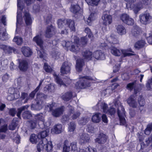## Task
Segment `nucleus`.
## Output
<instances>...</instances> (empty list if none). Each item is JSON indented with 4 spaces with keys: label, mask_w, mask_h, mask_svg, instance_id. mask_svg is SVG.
<instances>
[{
    "label": "nucleus",
    "mask_w": 152,
    "mask_h": 152,
    "mask_svg": "<svg viewBox=\"0 0 152 152\" xmlns=\"http://www.w3.org/2000/svg\"><path fill=\"white\" fill-rule=\"evenodd\" d=\"M89 118L86 116L82 117L78 121V123L81 125H85L89 121Z\"/></svg>",
    "instance_id": "nucleus-44"
},
{
    "label": "nucleus",
    "mask_w": 152,
    "mask_h": 152,
    "mask_svg": "<svg viewBox=\"0 0 152 152\" xmlns=\"http://www.w3.org/2000/svg\"><path fill=\"white\" fill-rule=\"evenodd\" d=\"M33 41L36 43L39 48H37L38 56L41 58H43L44 52L43 51L44 42L42 39L41 36L37 35L33 38Z\"/></svg>",
    "instance_id": "nucleus-5"
},
{
    "label": "nucleus",
    "mask_w": 152,
    "mask_h": 152,
    "mask_svg": "<svg viewBox=\"0 0 152 152\" xmlns=\"http://www.w3.org/2000/svg\"><path fill=\"white\" fill-rule=\"evenodd\" d=\"M138 101L140 107L144 106L145 104V100L142 96L140 95L139 96Z\"/></svg>",
    "instance_id": "nucleus-54"
},
{
    "label": "nucleus",
    "mask_w": 152,
    "mask_h": 152,
    "mask_svg": "<svg viewBox=\"0 0 152 152\" xmlns=\"http://www.w3.org/2000/svg\"><path fill=\"white\" fill-rule=\"evenodd\" d=\"M96 14H95L94 13H91L88 18L87 21V24H89V23L91 22L93 20L95 19L96 17Z\"/></svg>",
    "instance_id": "nucleus-57"
},
{
    "label": "nucleus",
    "mask_w": 152,
    "mask_h": 152,
    "mask_svg": "<svg viewBox=\"0 0 152 152\" xmlns=\"http://www.w3.org/2000/svg\"><path fill=\"white\" fill-rule=\"evenodd\" d=\"M99 109H102L103 112L107 113L110 115H114L115 113L114 108H111L109 110L108 109V106L107 104L104 102H99L97 104Z\"/></svg>",
    "instance_id": "nucleus-10"
},
{
    "label": "nucleus",
    "mask_w": 152,
    "mask_h": 152,
    "mask_svg": "<svg viewBox=\"0 0 152 152\" xmlns=\"http://www.w3.org/2000/svg\"><path fill=\"white\" fill-rule=\"evenodd\" d=\"M93 56V57L97 60H104L105 59L104 54L101 50L95 51Z\"/></svg>",
    "instance_id": "nucleus-20"
},
{
    "label": "nucleus",
    "mask_w": 152,
    "mask_h": 152,
    "mask_svg": "<svg viewBox=\"0 0 152 152\" xmlns=\"http://www.w3.org/2000/svg\"><path fill=\"white\" fill-rule=\"evenodd\" d=\"M8 39V34L5 29L0 30V39L2 40H7Z\"/></svg>",
    "instance_id": "nucleus-36"
},
{
    "label": "nucleus",
    "mask_w": 152,
    "mask_h": 152,
    "mask_svg": "<svg viewBox=\"0 0 152 152\" xmlns=\"http://www.w3.org/2000/svg\"><path fill=\"white\" fill-rule=\"evenodd\" d=\"M13 42H16L18 45H20L23 43V40L22 38L16 37L14 38L13 39Z\"/></svg>",
    "instance_id": "nucleus-52"
},
{
    "label": "nucleus",
    "mask_w": 152,
    "mask_h": 152,
    "mask_svg": "<svg viewBox=\"0 0 152 152\" xmlns=\"http://www.w3.org/2000/svg\"><path fill=\"white\" fill-rule=\"evenodd\" d=\"M8 61L7 59H4L0 63V70L2 71L5 69L8 66Z\"/></svg>",
    "instance_id": "nucleus-38"
},
{
    "label": "nucleus",
    "mask_w": 152,
    "mask_h": 152,
    "mask_svg": "<svg viewBox=\"0 0 152 152\" xmlns=\"http://www.w3.org/2000/svg\"><path fill=\"white\" fill-rule=\"evenodd\" d=\"M93 79L90 77H83L76 84V86L77 89L84 88L88 87L90 86V80Z\"/></svg>",
    "instance_id": "nucleus-8"
},
{
    "label": "nucleus",
    "mask_w": 152,
    "mask_h": 152,
    "mask_svg": "<svg viewBox=\"0 0 152 152\" xmlns=\"http://www.w3.org/2000/svg\"><path fill=\"white\" fill-rule=\"evenodd\" d=\"M76 127V124L74 122H70L68 127L69 131L70 132H73L75 129Z\"/></svg>",
    "instance_id": "nucleus-49"
},
{
    "label": "nucleus",
    "mask_w": 152,
    "mask_h": 152,
    "mask_svg": "<svg viewBox=\"0 0 152 152\" xmlns=\"http://www.w3.org/2000/svg\"><path fill=\"white\" fill-rule=\"evenodd\" d=\"M89 5L93 6H96L98 5L100 0H85Z\"/></svg>",
    "instance_id": "nucleus-48"
},
{
    "label": "nucleus",
    "mask_w": 152,
    "mask_h": 152,
    "mask_svg": "<svg viewBox=\"0 0 152 152\" xmlns=\"http://www.w3.org/2000/svg\"><path fill=\"white\" fill-rule=\"evenodd\" d=\"M22 117L24 119H29L32 117L31 112L29 111H26L22 114Z\"/></svg>",
    "instance_id": "nucleus-46"
},
{
    "label": "nucleus",
    "mask_w": 152,
    "mask_h": 152,
    "mask_svg": "<svg viewBox=\"0 0 152 152\" xmlns=\"http://www.w3.org/2000/svg\"><path fill=\"white\" fill-rule=\"evenodd\" d=\"M107 40L110 43L113 44H116L118 42L117 36L113 34H112L108 38Z\"/></svg>",
    "instance_id": "nucleus-31"
},
{
    "label": "nucleus",
    "mask_w": 152,
    "mask_h": 152,
    "mask_svg": "<svg viewBox=\"0 0 152 152\" xmlns=\"http://www.w3.org/2000/svg\"><path fill=\"white\" fill-rule=\"evenodd\" d=\"M139 18L140 22L144 24H146L149 23L152 18L150 14L147 13L140 15Z\"/></svg>",
    "instance_id": "nucleus-14"
},
{
    "label": "nucleus",
    "mask_w": 152,
    "mask_h": 152,
    "mask_svg": "<svg viewBox=\"0 0 152 152\" xmlns=\"http://www.w3.org/2000/svg\"><path fill=\"white\" fill-rule=\"evenodd\" d=\"M75 23L74 21L70 19L63 20L61 19H59L58 21V27L60 28H62L64 27L66 33L68 32L67 28H69L72 31H75Z\"/></svg>",
    "instance_id": "nucleus-3"
},
{
    "label": "nucleus",
    "mask_w": 152,
    "mask_h": 152,
    "mask_svg": "<svg viewBox=\"0 0 152 152\" xmlns=\"http://www.w3.org/2000/svg\"><path fill=\"white\" fill-rule=\"evenodd\" d=\"M29 107V106L26 105L23 106L18 109V111L17 114V116L19 118H20V115L22 111L25 110L27 109Z\"/></svg>",
    "instance_id": "nucleus-45"
},
{
    "label": "nucleus",
    "mask_w": 152,
    "mask_h": 152,
    "mask_svg": "<svg viewBox=\"0 0 152 152\" xmlns=\"http://www.w3.org/2000/svg\"><path fill=\"white\" fill-rule=\"evenodd\" d=\"M49 133V131L48 130L43 131L39 133L38 135V137H41L42 139L45 138V137L47 136Z\"/></svg>",
    "instance_id": "nucleus-47"
},
{
    "label": "nucleus",
    "mask_w": 152,
    "mask_h": 152,
    "mask_svg": "<svg viewBox=\"0 0 152 152\" xmlns=\"http://www.w3.org/2000/svg\"><path fill=\"white\" fill-rule=\"evenodd\" d=\"M127 102L129 106L133 108H137L138 106L137 102L134 98L133 95H131L127 99Z\"/></svg>",
    "instance_id": "nucleus-22"
},
{
    "label": "nucleus",
    "mask_w": 152,
    "mask_h": 152,
    "mask_svg": "<svg viewBox=\"0 0 152 152\" xmlns=\"http://www.w3.org/2000/svg\"><path fill=\"white\" fill-rule=\"evenodd\" d=\"M107 138V137L105 134L100 133L99 134L98 137L96 139L95 141L99 144H103L106 142Z\"/></svg>",
    "instance_id": "nucleus-18"
},
{
    "label": "nucleus",
    "mask_w": 152,
    "mask_h": 152,
    "mask_svg": "<svg viewBox=\"0 0 152 152\" xmlns=\"http://www.w3.org/2000/svg\"><path fill=\"white\" fill-rule=\"evenodd\" d=\"M0 48L3 49L4 50H5V49L7 50L8 49L10 50V52H12V51H13L14 53H15L16 51V50L14 48L4 45H1L0 47Z\"/></svg>",
    "instance_id": "nucleus-50"
},
{
    "label": "nucleus",
    "mask_w": 152,
    "mask_h": 152,
    "mask_svg": "<svg viewBox=\"0 0 152 152\" xmlns=\"http://www.w3.org/2000/svg\"><path fill=\"white\" fill-rule=\"evenodd\" d=\"M55 132L56 134L61 133L63 130L62 126L61 124H58L54 126Z\"/></svg>",
    "instance_id": "nucleus-40"
},
{
    "label": "nucleus",
    "mask_w": 152,
    "mask_h": 152,
    "mask_svg": "<svg viewBox=\"0 0 152 152\" xmlns=\"http://www.w3.org/2000/svg\"><path fill=\"white\" fill-rule=\"evenodd\" d=\"M90 140V137L87 133H83L80 135L79 142L81 145L89 142Z\"/></svg>",
    "instance_id": "nucleus-17"
},
{
    "label": "nucleus",
    "mask_w": 152,
    "mask_h": 152,
    "mask_svg": "<svg viewBox=\"0 0 152 152\" xmlns=\"http://www.w3.org/2000/svg\"><path fill=\"white\" fill-rule=\"evenodd\" d=\"M109 49L111 53L115 56H120L122 53V50H120L114 47L111 46Z\"/></svg>",
    "instance_id": "nucleus-27"
},
{
    "label": "nucleus",
    "mask_w": 152,
    "mask_h": 152,
    "mask_svg": "<svg viewBox=\"0 0 152 152\" xmlns=\"http://www.w3.org/2000/svg\"><path fill=\"white\" fill-rule=\"evenodd\" d=\"M72 42H70L67 41L66 42V41H63L62 42V44L64 47H69Z\"/></svg>",
    "instance_id": "nucleus-64"
},
{
    "label": "nucleus",
    "mask_w": 152,
    "mask_h": 152,
    "mask_svg": "<svg viewBox=\"0 0 152 152\" xmlns=\"http://www.w3.org/2000/svg\"><path fill=\"white\" fill-rule=\"evenodd\" d=\"M22 1V0H17L18 11L17 17L16 31L18 30L19 26L23 23L21 18V11L23 9V6L21 5Z\"/></svg>",
    "instance_id": "nucleus-9"
},
{
    "label": "nucleus",
    "mask_w": 152,
    "mask_h": 152,
    "mask_svg": "<svg viewBox=\"0 0 152 152\" xmlns=\"http://www.w3.org/2000/svg\"><path fill=\"white\" fill-rule=\"evenodd\" d=\"M136 86V81H134L132 83H128L126 86V88L130 91L133 90L134 88V93L136 94L139 92L140 90L135 87Z\"/></svg>",
    "instance_id": "nucleus-23"
},
{
    "label": "nucleus",
    "mask_w": 152,
    "mask_h": 152,
    "mask_svg": "<svg viewBox=\"0 0 152 152\" xmlns=\"http://www.w3.org/2000/svg\"><path fill=\"white\" fill-rule=\"evenodd\" d=\"M53 76H54L55 81L58 84L60 85L61 86H65V84L64 82L63 81V80H62L60 76L56 74L55 73H53Z\"/></svg>",
    "instance_id": "nucleus-32"
},
{
    "label": "nucleus",
    "mask_w": 152,
    "mask_h": 152,
    "mask_svg": "<svg viewBox=\"0 0 152 152\" xmlns=\"http://www.w3.org/2000/svg\"><path fill=\"white\" fill-rule=\"evenodd\" d=\"M101 114L96 113L94 115L92 118V121L94 123H98L101 121Z\"/></svg>",
    "instance_id": "nucleus-39"
},
{
    "label": "nucleus",
    "mask_w": 152,
    "mask_h": 152,
    "mask_svg": "<svg viewBox=\"0 0 152 152\" xmlns=\"http://www.w3.org/2000/svg\"><path fill=\"white\" fill-rule=\"evenodd\" d=\"M128 2L127 6L129 4L130 7L133 9L134 13L137 14L138 12L143 8V5L147 6L149 5L151 0H140V1L135 4H132L136 1V0H125Z\"/></svg>",
    "instance_id": "nucleus-1"
},
{
    "label": "nucleus",
    "mask_w": 152,
    "mask_h": 152,
    "mask_svg": "<svg viewBox=\"0 0 152 152\" xmlns=\"http://www.w3.org/2000/svg\"><path fill=\"white\" fill-rule=\"evenodd\" d=\"M114 104L116 106H118L117 113L120 119V124L125 125L126 124V121L125 118V111L124 109L121 104L118 101L115 102Z\"/></svg>",
    "instance_id": "nucleus-4"
},
{
    "label": "nucleus",
    "mask_w": 152,
    "mask_h": 152,
    "mask_svg": "<svg viewBox=\"0 0 152 152\" xmlns=\"http://www.w3.org/2000/svg\"><path fill=\"white\" fill-rule=\"evenodd\" d=\"M23 18L27 26H30L32 23V20L29 13L26 11L24 12Z\"/></svg>",
    "instance_id": "nucleus-21"
},
{
    "label": "nucleus",
    "mask_w": 152,
    "mask_h": 152,
    "mask_svg": "<svg viewBox=\"0 0 152 152\" xmlns=\"http://www.w3.org/2000/svg\"><path fill=\"white\" fill-rule=\"evenodd\" d=\"M120 18L123 23L128 25H132L134 23L133 19L126 14H122Z\"/></svg>",
    "instance_id": "nucleus-13"
},
{
    "label": "nucleus",
    "mask_w": 152,
    "mask_h": 152,
    "mask_svg": "<svg viewBox=\"0 0 152 152\" xmlns=\"http://www.w3.org/2000/svg\"><path fill=\"white\" fill-rule=\"evenodd\" d=\"M152 130V123L148 125L146 129H145L144 132L146 135L149 134Z\"/></svg>",
    "instance_id": "nucleus-53"
},
{
    "label": "nucleus",
    "mask_w": 152,
    "mask_h": 152,
    "mask_svg": "<svg viewBox=\"0 0 152 152\" xmlns=\"http://www.w3.org/2000/svg\"><path fill=\"white\" fill-rule=\"evenodd\" d=\"M17 119H18L16 118H13L11 124L9 126L8 128L10 130H13L15 129L18 125Z\"/></svg>",
    "instance_id": "nucleus-35"
},
{
    "label": "nucleus",
    "mask_w": 152,
    "mask_h": 152,
    "mask_svg": "<svg viewBox=\"0 0 152 152\" xmlns=\"http://www.w3.org/2000/svg\"><path fill=\"white\" fill-rule=\"evenodd\" d=\"M8 126L7 124H5L2 126L0 128V133H5L7 130Z\"/></svg>",
    "instance_id": "nucleus-63"
},
{
    "label": "nucleus",
    "mask_w": 152,
    "mask_h": 152,
    "mask_svg": "<svg viewBox=\"0 0 152 152\" xmlns=\"http://www.w3.org/2000/svg\"><path fill=\"white\" fill-rule=\"evenodd\" d=\"M47 139L43 138L39 141L37 146V152H41L43 149H45V145L47 144Z\"/></svg>",
    "instance_id": "nucleus-24"
},
{
    "label": "nucleus",
    "mask_w": 152,
    "mask_h": 152,
    "mask_svg": "<svg viewBox=\"0 0 152 152\" xmlns=\"http://www.w3.org/2000/svg\"><path fill=\"white\" fill-rule=\"evenodd\" d=\"M21 51L23 55L26 57H29L32 54L31 50L27 46H23L21 48Z\"/></svg>",
    "instance_id": "nucleus-25"
},
{
    "label": "nucleus",
    "mask_w": 152,
    "mask_h": 152,
    "mask_svg": "<svg viewBox=\"0 0 152 152\" xmlns=\"http://www.w3.org/2000/svg\"><path fill=\"white\" fill-rule=\"evenodd\" d=\"M56 31L55 27L51 25L47 27L45 31V36L48 38L51 37L55 34Z\"/></svg>",
    "instance_id": "nucleus-15"
},
{
    "label": "nucleus",
    "mask_w": 152,
    "mask_h": 152,
    "mask_svg": "<svg viewBox=\"0 0 152 152\" xmlns=\"http://www.w3.org/2000/svg\"><path fill=\"white\" fill-rule=\"evenodd\" d=\"M44 69L46 72L48 73H51L53 71L51 67L48 66L47 63H45L44 66Z\"/></svg>",
    "instance_id": "nucleus-59"
},
{
    "label": "nucleus",
    "mask_w": 152,
    "mask_h": 152,
    "mask_svg": "<svg viewBox=\"0 0 152 152\" xmlns=\"http://www.w3.org/2000/svg\"><path fill=\"white\" fill-rule=\"evenodd\" d=\"M146 86L148 90L152 89V77L151 79L148 80Z\"/></svg>",
    "instance_id": "nucleus-60"
},
{
    "label": "nucleus",
    "mask_w": 152,
    "mask_h": 152,
    "mask_svg": "<svg viewBox=\"0 0 152 152\" xmlns=\"http://www.w3.org/2000/svg\"><path fill=\"white\" fill-rule=\"evenodd\" d=\"M35 118L42 121L43 123L44 122V117L43 116V114L42 113H40L36 115H35Z\"/></svg>",
    "instance_id": "nucleus-58"
},
{
    "label": "nucleus",
    "mask_w": 152,
    "mask_h": 152,
    "mask_svg": "<svg viewBox=\"0 0 152 152\" xmlns=\"http://www.w3.org/2000/svg\"><path fill=\"white\" fill-rule=\"evenodd\" d=\"M82 54L83 60L86 61L92 60L93 58L92 53L89 50H84L82 52Z\"/></svg>",
    "instance_id": "nucleus-16"
},
{
    "label": "nucleus",
    "mask_w": 152,
    "mask_h": 152,
    "mask_svg": "<svg viewBox=\"0 0 152 152\" xmlns=\"http://www.w3.org/2000/svg\"><path fill=\"white\" fill-rule=\"evenodd\" d=\"M60 53L57 50H53L52 51L51 55L52 57L55 59H58L59 58Z\"/></svg>",
    "instance_id": "nucleus-43"
},
{
    "label": "nucleus",
    "mask_w": 152,
    "mask_h": 152,
    "mask_svg": "<svg viewBox=\"0 0 152 152\" xmlns=\"http://www.w3.org/2000/svg\"><path fill=\"white\" fill-rule=\"evenodd\" d=\"M80 9V7L78 5H72L70 10L74 14H77L79 12Z\"/></svg>",
    "instance_id": "nucleus-37"
},
{
    "label": "nucleus",
    "mask_w": 152,
    "mask_h": 152,
    "mask_svg": "<svg viewBox=\"0 0 152 152\" xmlns=\"http://www.w3.org/2000/svg\"><path fill=\"white\" fill-rule=\"evenodd\" d=\"M55 104V103H53L51 104H47V106L49 108V111H52V114L53 116L56 117H59L63 114L65 110V107L62 106L59 107L53 110Z\"/></svg>",
    "instance_id": "nucleus-7"
},
{
    "label": "nucleus",
    "mask_w": 152,
    "mask_h": 152,
    "mask_svg": "<svg viewBox=\"0 0 152 152\" xmlns=\"http://www.w3.org/2000/svg\"><path fill=\"white\" fill-rule=\"evenodd\" d=\"M72 96V92L71 91H68L63 95L61 98L64 101H68L71 99Z\"/></svg>",
    "instance_id": "nucleus-30"
},
{
    "label": "nucleus",
    "mask_w": 152,
    "mask_h": 152,
    "mask_svg": "<svg viewBox=\"0 0 152 152\" xmlns=\"http://www.w3.org/2000/svg\"><path fill=\"white\" fill-rule=\"evenodd\" d=\"M80 113L79 111L74 112L72 114L71 116V118L73 120L76 119L80 116Z\"/></svg>",
    "instance_id": "nucleus-56"
},
{
    "label": "nucleus",
    "mask_w": 152,
    "mask_h": 152,
    "mask_svg": "<svg viewBox=\"0 0 152 152\" xmlns=\"http://www.w3.org/2000/svg\"><path fill=\"white\" fill-rule=\"evenodd\" d=\"M28 122L30 124V126L31 129H34L36 126L37 121L36 120H31L28 121Z\"/></svg>",
    "instance_id": "nucleus-61"
},
{
    "label": "nucleus",
    "mask_w": 152,
    "mask_h": 152,
    "mask_svg": "<svg viewBox=\"0 0 152 152\" xmlns=\"http://www.w3.org/2000/svg\"><path fill=\"white\" fill-rule=\"evenodd\" d=\"M140 30V28L138 26L135 25L133 26L132 30V34L133 36L136 37L139 35Z\"/></svg>",
    "instance_id": "nucleus-33"
},
{
    "label": "nucleus",
    "mask_w": 152,
    "mask_h": 152,
    "mask_svg": "<svg viewBox=\"0 0 152 152\" xmlns=\"http://www.w3.org/2000/svg\"><path fill=\"white\" fill-rule=\"evenodd\" d=\"M119 86V85L116 83H114L111 86L108 87L106 89V91L110 90V91H108L109 93H111L113 90L116 88L118 86Z\"/></svg>",
    "instance_id": "nucleus-55"
},
{
    "label": "nucleus",
    "mask_w": 152,
    "mask_h": 152,
    "mask_svg": "<svg viewBox=\"0 0 152 152\" xmlns=\"http://www.w3.org/2000/svg\"><path fill=\"white\" fill-rule=\"evenodd\" d=\"M38 137V136H37L35 134H32L30 138V142L33 143H36L37 141Z\"/></svg>",
    "instance_id": "nucleus-51"
},
{
    "label": "nucleus",
    "mask_w": 152,
    "mask_h": 152,
    "mask_svg": "<svg viewBox=\"0 0 152 152\" xmlns=\"http://www.w3.org/2000/svg\"><path fill=\"white\" fill-rule=\"evenodd\" d=\"M102 19L103 20V24L105 25L110 24L112 21L111 16L109 15L106 14L105 12L103 13L102 17Z\"/></svg>",
    "instance_id": "nucleus-19"
},
{
    "label": "nucleus",
    "mask_w": 152,
    "mask_h": 152,
    "mask_svg": "<svg viewBox=\"0 0 152 152\" xmlns=\"http://www.w3.org/2000/svg\"><path fill=\"white\" fill-rule=\"evenodd\" d=\"M37 96L36 104L31 105L32 110H39L42 109L45 104V100L47 98V95L41 93H38Z\"/></svg>",
    "instance_id": "nucleus-2"
},
{
    "label": "nucleus",
    "mask_w": 152,
    "mask_h": 152,
    "mask_svg": "<svg viewBox=\"0 0 152 152\" xmlns=\"http://www.w3.org/2000/svg\"><path fill=\"white\" fill-rule=\"evenodd\" d=\"M117 33L120 35L125 34L126 33V30L124 27L122 25L118 26L116 28Z\"/></svg>",
    "instance_id": "nucleus-34"
},
{
    "label": "nucleus",
    "mask_w": 152,
    "mask_h": 152,
    "mask_svg": "<svg viewBox=\"0 0 152 152\" xmlns=\"http://www.w3.org/2000/svg\"><path fill=\"white\" fill-rule=\"evenodd\" d=\"M84 65V62L81 58L78 59L76 61V68L77 71L80 72L82 70V67Z\"/></svg>",
    "instance_id": "nucleus-29"
},
{
    "label": "nucleus",
    "mask_w": 152,
    "mask_h": 152,
    "mask_svg": "<svg viewBox=\"0 0 152 152\" xmlns=\"http://www.w3.org/2000/svg\"><path fill=\"white\" fill-rule=\"evenodd\" d=\"M85 32L88 35V37L90 38H91L93 37V35L90 29L88 27H86L85 28Z\"/></svg>",
    "instance_id": "nucleus-62"
},
{
    "label": "nucleus",
    "mask_w": 152,
    "mask_h": 152,
    "mask_svg": "<svg viewBox=\"0 0 152 152\" xmlns=\"http://www.w3.org/2000/svg\"><path fill=\"white\" fill-rule=\"evenodd\" d=\"M77 143L76 142H72L70 143L68 140H65L64 143L63 152H69L70 149V146H71L72 150H76L77 149Z\"/></svg>",
    "instance_id": "nucleus-11"
},
{
    "label": "nucleus",
    "mask_w": 152,
    "mask_h": 152,
    "mask_svg": "<svg viewBox=\"0 0 152 152\" xmlns=\"http://www.w3.org/2000/svg\"><path fill=\"white\" fill-rule=\"evenodd\" d=\"M145 44V41L143 40L138 41L135 43L134 47L136 48L139 49L143 47Z\"/></svg>",
    "instance_id": "nucleus-41"
},
{
    "label": "nucleus",
    "mask_w": 152,
    "mask_h": 152,
    "mask_svg": "<svg viewBox=\"0 0 152 152\" xmlns=\"http://www.w3.org/2000/svg\"><path fill=\"white\" fill-rule=\"evenodd\" d=\"M28 67L27 62L25 60H23L20 62L19 68L20 70L22 71H25L27 70Z\"/></svg>",
    "instance_id": "nucleus-28"
},
{
    "label": "nucleus",
    "mask_w": 152,
    "mask_h": 152,
    "mask_svg": "<svg viewBox=\"0 0 152 152\" xmlns=\"http://www.w3.org/2000/svg\"><path fill=\"white\" fill-rule=\"evenodd\" d=\"M72 64L68 61L64 62L62 64L60 72L63 75L66 74L70 73Z\"/></svg>",
    "instance_id": "nucleus-12"
},
{
    "label": "nucleus",
    "mask_w": 152,
    "mask_h": 152,
    "mask_svg": "<svg viewBox=\"0 0 152 152\" xmlns=\"http://www.w3.org/2000/svg\"><path fill=\"white\" fill-rule=\"evenodd\" d=\"M77 41H75V42L71 45V47L69 48L71 51L76 53L79 52L80 50V48L79 47L80 45L79 44H78L79 39H77Z\"/></svg>",
    "instance_id": "nucleus-26"
},
{
    "label": "nucleus",
    "mask_w": 152,
    "mask_h": 152,
    "mask_svg": "<svg viewBox=\"0 0 152 152\" xmlns=\"http://www.w3.org/2000/svg\"><path fill=\"white\" fill-rule=\"evenodd\" d=\"M47 144L45 145V149L48 152H49L52 151L53 146L51 141H48L47 140Z\"/></svg>",
    "instance_id": "nucleus-42"
},
{
    "label": "nucleus",
    "mask_w": 152,
    "mask_h": 152,
    "mask_svg": "<svg viewBox=\"0 0 152 152\" xmlns=\"http://www.w3.org/2000/svg\"><path fill=\"white\" fill-rule=\"evenodd\" d=\"M33 41L36 43L39 48H37L38 56L41 58H43L44 52L43 51L44 42L42 39L41 36L37 35L33 38Z\"/></svg>",
    "instance_id": "nucleus-6"
}]
</instances>
